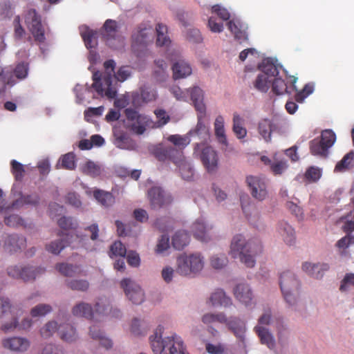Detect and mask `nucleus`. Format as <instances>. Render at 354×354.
<instances>
[{
	"mask_svg": "<svg viewBox=\"0 0 354 354\" xmlns=\"http://www.w3.org/2000/svg\"><path fill=\"white\" fill-rule=\"evenodd\" d=\"M272 92L279 95L288 93V87L286 82L281 77H275L271 82Z\"/></svg>",
	"mask_w": 354,
	"mask_h": 354,
	"instance_id": "46",
	"label": "nucleus"
},
{
	"mask_svg": "<svg viewBox=\"0 0 354 354\" xmlns=\"http://www.w3.org/2000/svg\"><path fill=\"white\" fill-rule=\"evenodd\" d=\"M41 268H35L29 266H10L7 269L8 275L14 279H21L24 281H31L35 279L37 274L44 272Z\"/></svg>",
	"mask_w": 354,
	"mask_h": 354,
	"instance_id": "12",
	"label": "nucleus"
},
{
	"mask_svg": "<svg viewBox=\"0 0 354 354\" xmlns=\"http://www.w3.org/2000/svg\"><path fill=\"white\" fill-rule=\"evenodd\" d=\"M227 258L224 254L220 256L214 255L210 259L211 266L215 269L224 268L227 264Z\"/></svg>",
	"mask_w": 354,
	"mask_h": 354,
	"instance_id": "57",
	"label": "nucleus"
},
{
	"mask_svg": "<svg viewBox=\"0 0 354 354\" xmlns=\"http://www.w3.org/2000/svg\"><path fill=\"white\" fill-rule=\"evenodd\" d=\"M354 159V151H351L346 153L343 158L337 163L335 167V171L342 172L349 168V166Z\"/></svg>",
	"mask_w": 354,
	"mask_h": 354,
	"instance_id": "48",
	"label": "nucleus"
},
{
	"mask_svg": "<svg viewBox=\"0 0 354 354\" xmlns=\"http://www.w3.org/2000/svg\"><path fill=\"white\" fill-rule=\"evenodd\" d=\"M302 269L311 277L315 279H320L323 277L324 272L329 270V266L327 263L305 262L302 266Z\"/></svg>",
	"mask_w": 354,
	"mask_h": 354,
	"instance_id": "19",
	"label": "nucleus"
},
{
	"mask_svg": "<svg viewBox=\"0 0 354 354\" xmlns=\"http://www.w3.org/2000/svg\"><path fill=\"white\" fill-rule=\"evenodd\" d=\"M214 133L218 142L225 146L227 145V140L224 127V118L222 115H218L214 121Z\"/></svg>",
	"mask_w": 354,
	"mask_h": 354,
	"instance_id": "30",
	"label": "nucleus"
},
{
	"mask_svg": "<svg viewBox=\"0 0 354 354\" xmlns=\"http://www.w3.org/2000/svg\"><path fill=\"white\" fill-rule=\"evenodd\" d=\"M189 242V236L187 232L180 230L175 233L171 239L173 247L178 250L183 249Z\"/></svg>",
	"mask_w": 354,
	"mask_h": 354,
	"instance_id": "36",
	"label": "nucleus"
},
{
	"mask_svg": "<svg viewBox=\"0 0 354 354\" xmlns=\"http://www.w3.org/2000/svg\"><path fill=\"white\" fill-rule=\"evenodd\" d=\"M153 29L150 27H139L132 35V47L134 50L139 46H146L151 40Z\"/></svg>",
	"mask_w": 354,
	"mask_h": 354,
	"instance_id": "15",
	"label": "nucleus"
},
{
	"mask_svg": "<svg viewBox=\"0 0 354 354\" xmlns=\"http://www.w3.org/2000/svg\"><path fill=\"white\" fill-rule=\"evenodd\" d=\"M288 168L287 161L280 160L274 161L271 164L270 169L274 175H281Z\"/></svg>",
	"mask_w": 354,
	"mask_h": 354,
	"instance_id": "56",
	"label": "nucleus"
},
{
	"mask_svg": "<svg viewBox=\"0 0 354 354\" xmlns=\"http://www.w3.org/2000/svg\"><path fill=\"white\" fill-rule=\"evenodd\" d=\"M62 167L66 169L73 170L75 168V155L73 152L64 154L61 158Z\"/></svg>",
	"mask_w": 354,
	"mask_h": 354,
	"instance_id": "51",
	"label": "nucleus"
},
{
	"mask_svg": "<svg viewBox=\"0 0 354 354\" xmlns=\"http://www.w3.org/2000/svg\"><path fill=\"white\" fill-rule=\"evenodd\" d=\"M66 286L73 290L86 291L89 287V283L86 280H71L66 281Z\"/></svg>",
	"mask_w": 354,
	"mask_h": 354,
	"instance_id": "54",
	"label": "nucleus"
},
{
	"mask_svg": "<svg viewBox=\"0 0 354 354\" xmlns=\"http://www.w3.org/2000/svg\"><path fill=\"white\" fill-rule=\"evenodd\" d=\"M140 97L145 102H151L156 97V91L147 86L141 87Z\"/></svg>",
	"mask_w": 354,
	"mask_h": 354,
	"instance_id": "62",
	"label": "nucleus"
},
{
	"mask_svg": "<svg viewBox=\"0 0 354 354\" xmlns=\"http://www.w3.org/2000/svg\"><path fill=\"white\" fill-rule=\"evenodd\" d=\"M148 196L153 208L161 207L171 203L172 201L171 196L166 195L163 190L157 187L149 190Z\"/></svg>",
	"mask_w": 354,
	"mask_h": 354,
	"instance_id": "16",
	"label": "nucleus"
},
{
	"mask_svg": "<svg viewBox=\"0 0 354 354\" xmlns=\"http://www.w3.org/2000/svg\"><path fill=\"white\" fill-rule=\"evenodd\" d=\"M90 335L93 339L98 340L102 346L108 349L112 347V341L104 337L103 333L99 329L96 325L90 327Z\"/></svg>",
	"mask_w": 354,
	"mask_h": 354,
	"instance_id": "35",
	"label": "nucleus"
},
{
	"mask_svg": "<svg viewBox=\"0 0 354 354\" xmlns=\"http://www.w3.org/2000/svg\"><path fill=\"white\" fill-rule=\"evenodd\" d=\"M313 91L314 84L313 83L306 84L301 91L296 93L295 99L297 102L301 103Z\"/></svg>",
	"mask_w": 354,
	"mask_h": 354,
	"instance_id": "53",
	"label": "nucleus"
},
{
	"mask_svg": "<svg viewBox=\"0 0 354 354\" xmlns=\"http://www.w3.org/2000/svg\"><path fill=\"white\" fill-rule=\"evenodd\" d=\"M262 252L261 242L254 238L245 241L241 234L234 236L230 245V254L234 259L239 257L241 261L248 268L255 265L254 256Z\"/></svg>",
	"mask_w": 354,
	"mask_h": 354,
	"instance_id": "1",
	"label": "nucleus"
},
{
	"mask_svg": "<svg viewBox=\"0 0 354 354\" xmlns=\"http://www.w3.org/2000/svg\"><path fill=\"white\" fill-rule=\"evenodd\" d=\"M190 95L196 110L201 113H204L205 106L203 103V91L199 87L195 86L191 90Z\"/></svg>",
	"mask_w": 354,
	"mask_h": 354,
	"instance_id": "31",
	"label": "nucleus"
},
{
	"mask_svg": "<svg viewBox=\"0 0 354 354\" xmlns=\"http://www.w3.org/2000/svg\"><path fill=\"white\" fill-rule=\"evenodd\" d=\"M1 344L4 348L16 352H24L30 346V342L26 338L21 337L5 338Z\"/></svg>",
	"mask_w": 354,
	"mask_h": 354,
	"instance_id": "17",
	"label": "nucleus"
},
{
	"mask_svg": "<svg viewBox=\"0 0 354 354\" xmlns=\"http://www.w3.org/2000/svg\"><path fill=\"white\" fill-rule=\"evenodd\" d=\"M82 171L88 176L91 177H97L101 174V167L95 162L88 160L82 167Z\"/></svg>",
	"mask_w": 354,
	"mask_h": 354,
	"instance_id": "44",
	"label": "nucleus"
},
{
	"mask_svg": "<svg viewBox=\"0 0 354 354\" xmlns=\"http://www.w3.org/2000/svg\"><path fill=\"white\" fill-rule=\"evenodd\" d=\"M276 129L275 124L270 119H262L258 124V132L267 142L271 141L272 133Z\"/></svg>",
	"mask_w": 354,
	"mask_h": 354,
	"instance_id": "21",
	"label": "nucleus"
},
{
	"mask_svg": "<svg viewBox=\"0 0 354 354\" xmlns=\"http://www.w3.org/2000/svg\"><path fill=\"white\" fill-rule=\"evenodd\" d=\"M246 182L250 187L252 196L257 200L262 201L268 195L267 185L265 181L258 176H248Z\"/></svg>",
	"mask_w": 354,
	"mask_h": 354,
	"instance_id": "14",
	"label": "nucleus"
},
{
	"mask_svg": "<svg viewBox=\"0 0 354 354\" xmlns=\"http://www.w3.org/2000/svg\"><path fill=\"white\" fill-rule=\"evenodd\" d=\"M167 140L172 143L178 150L183 152V149L189 144L190 140L187 136L178 134L171 135L167 138Z\"/></svg>",
	"mask_w": 354,
	"mask_h": 354,
	"instance_id": "45",
	"label": "nucleus"
},
{
	"mask_svg": "<svg viewBox=\"0 0 354 354\" xmlns=\"http://www.w3.org/2000/svg\"><path fill=\"white\" fill-rule=\"evenodd\" d=\"M72 313L76 317H83L89 319H92L94 316L91 306L84 302H81L75 306Z\"/></svg>",
	"mask_w": 354,
	"mask_h": 354,
	"instance_id": "34",
	"label": "nucleus"
},
{
	"mask_svg": "<svg viewBox=\"0 0 354 354\" xmlns=\"http://www.w3.org/2000/svg\"><path fill=\"white\" fill-rule=\"evenodd\" d=\"M26 239L22 236L12 234L8 236L5 245L10 252H17L26 246Z\"/></svg>",
	"mask_w": 354,
	"mask_h": 354,
	"instance_id": "27",
	"label": "nucleus"
},
{
	"mask_svg": "<svg viewBox=\"0 0 354 354\" xmlns=\"http://www.w3.org/2000/svg\"><path fill=\"white\" fill-rule=\"evenodd\" d=\"M10 166L11 172L15 177V179L17 181H21L25 174L24 166L16 160H11Z\"/></svg>",
	"mask_w": 354,
	"mask_h": 354,
	"instance_id": "47",
	"label": "nucleus"
},
{
	"mask_svg": "<svg viewBox=\"0 0 354 354\" xmlns=\"http://www.w3.org/2000/svg\"><path fill=\"white\" fill-rule=\"evenodd\" d=\"M354 243V236L351 235L345 236L339 240L337 243V246L339 249H342V254H346V249L348 248V246L351 244Z\"/></svg>",
	"mask_w": 354,
	"mask_h": 354,
	"instance_id": "64",
	"label": "nucleus"
},
{
	"mask_svg": "<svg viewBox=\"0 0 354 354\" xmlns=\"http://www.w3.org/2000/svg\"><path fill=\"white\" fill-rule=\"evenodd\" d=\"M12 312V304L8 297L0 296V319Z\"/></svg>",
	"mask_w": 354,
	"mask_h": 354,
	"instance_id": "60",
	"label": "nucleus"
},
{
	"mask_svg": "<svg viewBox=\"0 0 354 354\" xmlns=\"http://www.w3.org/2000/svg\"><path fill=\"white\" fill-rule=\"evenodd\" d=\"M157 120L153 121V128H161L170 121V116L165 110L157 109L153 111Z\"/></svg>",
	"mask_w": 354,
	"mask_h": 354,
	"instance_id": "41",
	"label": "nucleus"
},
{
	"mask_svg": "<svg viewBox=\"0 0 354 354\" xmlns=\"http://www.w3.org/2000/svg\"><path fill=\"white\" fill-rule=\"evenodd\" d=\"M163 327L158 326L149 338L154 354H188L180 337L176 334L162 338Z\"/></svg>",
	"mask_w": 354,
	"mask_h": 354,
	"instance_id": "2",
	"label": "nucleus"
},
{
	"mask_svg": "<svg viewBox=\"0 0 354 354\" xmlns=\"http://www.w3.org/2000/svg\"><path fill=\"white\" fill-rule=\"evenodd\" d=\"M335 140V133L330 129H325L322 131L320 137L310 142V153L313 156L326 158L328 156V149L334 145Z\"/></svg>",
	"mask_w": 354,
	"mask_h": 354,
	"instance_id": "5",
	"label": "nucleus"
},
{
	"mask_svg": "<svg viewBox=\"0 0 354 354\" xmlns=\"http://www.w3.org/2000/svg\"><path fill=\"white\" fill-rule=\"evenodd\" d=\"M93 196L101 205L105 207H110L115 203V197L109 192L96 189L93 192Z\"/></svg>",
	"mask_w": 354,
	"mask_h": 354,
	"instance_id": "33",
	"label": "nucleus"
},
{
	"mask_svg": "<svg viewBox=\"0 0 354 354\" xmlns=\"http://www.w3.org/2000/svg\"><path fill=\"white\" fill-rule=\"evenodd\" d=\"M152 153L159 161L171 160L178 163L181 160L182 151L171 146L158 145L152 149Z\"/></svg>",
	"mask_w": 354,
	"mask_h": 354,
	"instance_id": "11",
	"label": "nucleus"
},
{
	"mask_svg": "<svg viewBox=\"0 0 354 354\" xmlns=\"http://www.w3.org/2000/svg\"><path fill=\"white\" fill-rule=\"evenodd\" d=\"M279 285L286 301L290 306L295 305L299 295L300 283L294 273L290 270L282 272L279 277Z\"/></svg>",
	"mask_w": 354,
	"mask_h": 354,
	"instance_id": "4",
	"label": "nucleus"
},
{
	"mask_svg": "<svg viewBox=\"0 0 354 354\" xmlns=\"http://www.w3.org/2000/svg\"><path fill=\"white\" fill-rule=\"evenodd\" d=\"M52 310V307L48 304H39L32 308L31 316L33 317L44 316Z\"/></svg>",
	"mask_w": 354,
	"mask_h": 354,
	"instance_id": "55",
	"label": "nucleus"
},
{
	"mask_svg": "<svg viewBox=\"0 0 354 354\" xmlns=\"http://www.w3.org/2000/svg\"><path fill=\"white\" fill-rule=\"evenodd\" d=\"M350 286H354V274L347 273L341 281L339 290L342 292H347Z\"/></svg>",
	"mask_w": 354,
	"mask_h": 354,
	"instance_id": "58",
	"label": "nucleus"
},
{
	"mask_svg": "<svg viewBox=\"0 0 354 354\" xmlns=\"http://www.w3.org/2000/svg\"><path fill=\"white\" fill-rule=\"evenodd\" d=\"M127 254V249L120 241H115L110 247V257L119 256L124 257Z\"/></svg>",
	"mask_w": 354,
	"mask_h": 354,
	"instance_id": "50",
	"label": "nucleus"
},
{
	"mask_svg": "<svg viewBox=\"0 0 354 354\" xmlns=\"http://www.w3.org/2000/svg\"><path fill=\"white\" fill-rule=\"evenodd\" d=\"M25 21L35 40L39 43L44 42V29L41 24V17L35 9L28 10L25 16Z\"/></svg>",
	"mask_w": 354,
	"mask_h": 354,
	"instance_id": "9",
	"label": "nucleus"
},
{
	"mask_svg": "<svg viewBox=\"0 0 354 354\" xmlns=\"http://www.w3.org/2000/svg\"><path fill=\"white\" fill-rule=\"evenodd\" d=\"M28 71V66L24 63L17 65L13 74L11 72L3 71L0 66V93L4 91L6 85L12 86L15 84L14 76L19 80L24 79L27 76Z\"/></svg>",
	"mask_w": 354,
	"mask_h": 354,
	"instance_id": "10",
	"label": "nucleus"
},
{
	"mask_svg": "<svg viewBox=\"0 0 354 354\" xmlns=\"http://www.w3.org/2000/svg\"><path fill=\"white\" fill-rule=\"evenodd\" d=\"M209 301L212 306H220L228 308L233 305L231 298L227 297L221 289H218L214 292L211 295Z\"/></svg>",
	"mask_w": 354,
	"mask_h": 354,
	"instance_id": "22",
	"label": "nucleus"
},
{
	"mask_svg": "<svg viewBox=\"0 0 354 354\" xmlns=\"http://www.w3.org/2000/svg\"><path fill=\"white\" fill-rule=\"evenodd\" d=\"M56 269L65 277H73L81 272L79 266L65 263H57Z\"/></svg>",
	"mask_w": 354,
	"mask_h": 354,
	"instance_id": "40",
	"label": "nucleus"
},
{
	"mask_svg": "<svg viewBox=\"0 0 354 354\" xmlns=\"http://www.w3.org/2000/svg\"><path fill=\"white\" fill-rule=\"evenodd\" d=\"M277 230L283 238V241L288 245H292L295 242V232L294 229L286 221H280L278 223Z\"/></svg>",
	"mask_w": 354,
	"mask_h": 354,
	"instance_id": "24",
	"label": "nucleus"
},
{
	"mask_svg": "<svg viewBox=\"0 0 354 354\" xmlns=\"http://www.w3.org/2000/svg\"><path fill=\"white\" fill-rule=\"evenodd\" d=\"M102 37L106 45L115 50L124 47V37L119 32V26L116 21L107 19L103 25Z\"/></svg>",
	"mask_w": 354,
	"mask_h": 354,
	"instance_id": "7",
	"label": "nucleus"
},
{
	"mask_svg": "<svg viewBox=\"0 0 354 354\" xmlns=\"http://www.w3.org/2000/svg\"><path fill=\"white\" fill-rule=\"evenodd\" d=\"M156 69L154 74L156 77L159 80H162L165 77V74L167 65L165 62L162 59L155 60Z\"/></svg>",
	"mask_w": 354,
	"mask_h": 354,
	"instance_id": "63",
	"label": "nucleus"
},
{
	"mask_svg": "<svg viewBox=\"0 0 354 354\" xmlns=\"http://www.w3.org/2000/svg\"><path fill=\"white\" fill-rule=\"evenodd\" d=\"M121 287L130 301L134 304H140L144 301V292L139 285L126 278L121 281Z\"/></svg>",
	"mask_w": 354,
	"mask_h": 354,
	"instance_id": "13",
	"label": "nucleus"
},
{
	"mask_svg": "<svg viewBox=\"0 0 354 354\" xmlns=\"http://www.w3.org/2000/svg\"><path fill=\"white\" fill-rule=\"evenodd\" d=\"M244 120L236 113L233 115L232 130L236 138H244L247 135V130L243 127Z\"/></svg>",
	"mask_w": 354,
	"mask_h": 354,
	"instance_id": "37",
	"label": "nucleus"
},
{
	"mask_svg": "<svg viewBox=\"0 0 354 354\" xmlns=\"http://www.w3.org/2000/svg\"><path fill=\"white\" fill-rule=\"evenodd\" d=\"M234 295L236 299L245 306H251L254 303L253 293L248 284H238L234 289Z\"/></svg>",
	"mask_w": 354,
	"mask_h": 354,
	"instance_id": "18",
	"label": "nucleus"
},
{
	"mask_svg": "<svg viewBox=\"0 0 354 354\" xmlns=\"http://www.w3.org/2000/svg\"><path fill=\"white\" fill-rule=\"evenodd\" d=\"M254 87L259 91L266 93L271 85V80L268 79L265 75L259 74L253 82Z\"/></svg>",
	"mask_w": 354,
	"mask_h": 354,
	"instance_id": "42",
	"label": "nucleus"
},
{
	"mask_svg": "<svg viewBox=\"0 0 354 354\" xmlns=\"http://www.w3.org/2000/svg\"><path fill=\"white\" fill-rule=\"evenodd\" d=\"M178 168L182 178L186 180H189L194 176V170L190 164L186 161L183 153L182 152L181 160L178 163H174Z\"/></svg>",
	"mask_w": 354,
	"mask_h": 354,
	"instance_id": "39",
	"label": "nucleus"
},
{
	"mask_svg": "<svg viewBox=\"0 0 354 354\" xmlns=\"http://www.w3.org/2000/svg\"><path fill=\"white\" fill-rule=\"evenodd\" d=\"M59 327L55 322H48L40 330V333L42 337L47 339L51 337L56 331L58 332Z\"/></svg>",
	"mask_w": 354,
	"mask_h": 354,
	"instance_id": "52",
	"label": "nucleus"
},
{
	"mask_svg": "<svg viewBox=\"0 0 354 354\" xmlns=\"http://www.w3.org/2000/svg\"><path fill=\"white\" fill-rule=\"evenodd\" d=\"M281 66L275 64L271 59H266L262 62V64L259 66V68L261 71V74L265 75L268 77V79L271 81L275 77H279V68H281Z\"/></svg>",
	"mask_w": 354,
	"mask_h": 354,
	"instance_id": "20",
	"label": "nucleus"
},
{
	"mask_svg": "<svg viewBox=\"0 0 354 354\" xmlns=\"http://www.w3.org/2000/svg\"><path fill=\"white\" fill-rule=\"evenodd\" d=\"M254 330L259 337L261 344H266L269 348L274 347V339L268 329L263 326H257L254 327Z\"/></svg>",
	"mask_w": 354,
	"mask_h": 354,
	"instance_id": "29",
	"label": "nucleus"
},
{
	"mask_svg": "<svg viewBox=\"0 0 354 354\" xmlns=\"http://www.w3.org/2000/svg\"><path fill=\"white\" fill-rule=\"evenodd\" d=\"M66 246V242L64 240H59L51 242L46 248L48 252L54 254H58Z\"/></svg>",
	"mask_w": 354,
	"mask_h": 354,
	"instance_id": "61",
	"label": "nucleus"
},
{
	"mask_svg": "<svg viewBox=\"0 0 354 354\" xmlns=\"http://www.w3.org/2000/svg\"><path fill=\"white\" fill-rule=\"evenodd\" d=\"M58 225L63 230H67L75 229L77 227V222L71 217L62 216L57 221Z\"/></svg>",
	"mask_w": 354,
	"mask_h": 354,
	"instance_id": "59",
	"label": "nucleus"
},
{
	"mask_svg": "<svg viewBox=\"0 0 354 354\" xmlns=\"http://www.w3.org/2000/svg\"><path fill=\"white\" fill-rule=\"evenodd\" d=\"M226 325L240 341L244 342L246 330L244 322L237 317H232L228 319Z\"/></svg>",
	"mask_w": 354,
	"mask_h": 354,
	"instance_id": "23",
	"label": "nucleus"
},
{
	"mask_svg": "<svg viewBox=\"0 0 354 354\" xmlns=\"http://www.w3.org/2000/svg\"><path fill=\"white\" fill-rule=\"evenodd\" d=\"M192 231L195 238L201 241L207 242L209 239L207 227L202 221H196L192 225Z\"/></svg>",
	"mask_w": 354,
	"mask_h": 354,
	"instance_id": "38",
	"label": "nucleus"
},
{
	"mask_svg": "<svg viewBox=\"0 0 354 354\" xmlns=\"http://www.w3.org/2000/svg\"><path fill=\"white\" fill-rule=\"evenodd\" d=\"M58 333L60 338L67 342H73L77 338L75 329L69 324H64L59 326Z\"/></svg>",
	"mask_w": 354,
	"mask_h": 354,
	"instance_id": "28",
	"label": "nucleus"
},
{
	"mask_svg": "<svg viewBox=\"0 0 354 354\" xmlns=\"http://www.w3.org/2000/svg\"><path fill=\"white\" fill-rule=\"evenodd\" d=\"M32 325V320L30 318H24L21 324L18 323L17 319L15 317L10 322H6L1 326V330L5 333L13 330L19 328L21 330H26Z\"/></svg>",
	"mask_w": 354,
	"mask_h": 354,
	"instance_id": "32",
	"label": "nucleus"
},
{
	"mask_svg": "<svg viewBox=\"0 0 354 354\" xmlns=\"http://www.w3.org/2000/svg\"><path fill=\"white\" fill-rule=\"evenodd\" d=\"M189 136H197L203 140H207L209 137V130L207 127L204 124L201 119L198 117V123L194 129L189 132Z\"/></svg>",
	"mask_w": 354,
	"mask_h": 354,
	"instance_id": "43",
	"label": "nucleus"
},
{
	"mask_svg": "<svg viewBox=\"0 0 354 354\" xmlns=\"http://www.w3.org/2000/svg\"><path fill=\"white\" fill-rule=\"evenodd\" d=\"M104 66L105 68L104 73L96 71L93 74L92 87L100 95H104L109 99H113L117 95V91L112 85L115 63L113 60L109 59L104 63Z\"/></svg>",
	"mask_w": 354,
	"mask_h": 354,
	"instance_id": "3",
	"label": "nucleus"
},
{
	"mask_svg": "<svg viewBox=\"0 0 354 354\" xmlns=\"http://www.w3.org/2000/svg\"><path fill=\"white\" fill-rule=\"evenodd\" d=\"M204 266L203 258L198 253L189 255L183 254L177 259L176 272L187 276L191 273H197Z\"/></svg>",
	"mask_w": 354,
	"mask_h": 354,
	"instance_id": "6",
	"label": "nucleus"
},
{
	"mask_svg": "<svg viewBox=\"0 0 354 354\" xmlns=\"http://www.w3.org/2000/svg\"><path fill=\"white\" fill-rule=\"evenodd\" d=\"M194 153L199 156L203 165L209 173L216 171L218 157L213 147L205 143H198L194 148Z\"/></svg>",
	"mask_w": 354,
	"mask_h": 354,
	"instance_id": "8",
	"label": "nucleus"
},
{
	"mask_svg": "<svg viewBox=\"0 0 354 354\" xmlns=\"http://www.w3.org/2000/svg\"><path fill=\"white\" fill-rule=\"evenodd\" d=\"M228 28L234 34V38L239 42L242 43L247 39V35L245 31L239 28L236 23L230 21L227 23Z\"/></svg>",
	"mask_w": 354,
	"mask_h": 354,
	"instance_id": "49",
	"label": "nucleus"
},
{
	"mask_svg": "<svg viewBox=\"0 0 354 354\" xmlns=\"http://www.w3.org/2000/svg\"><path fill=\"white\" fill-rule=\"evenodd\" d=\"M147 127L153 128V120L145 115L140 114L131 124V129L138 135L144 133Z\"/></svg>",
	"mask_w": 354,
	"mask_h": 354,
	"instance_id": "25",
	"label": "nucleus"
},
{
	"mask_svg": "<svg viewBox=\"0 0 354 354\" xmlns=\"http://www.w3.org/2000/svg\"><path fill=\"white\" fill-rule=\"evenodd\" d=\"M173 77L174 80L185 78L192 73V68L184 60H179L172 66Z\"/></svg>",
	"mask_w": 354,
	"mask_h": 354,
	"instance_id": "26",
	"label": "nucleus"
}]
</instances>
